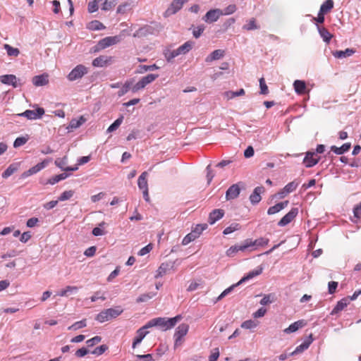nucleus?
Listing matches in <instances>:
<instances>
[{"mask_svg": "<svg viewBox=\"0 0 361 361\" xmlns=\"http://www.w3.org/2000/svg\"><path fill=\"white\" fill-rule=\"evenodd\" d=\"M181 315H177L169 319L165 317H157L149 320L147 323V326L149 327V329L157 326L161 328L163 331H166L173 327L176 323L181 319Z\"/></svg>", "mask_w": 361, "mask_h": 361, "instance_id": "obj_1", "label": "nucleus"}, {"mask_svg": "<svg viewBox=\"0 0 361 361\" xmlns=\"http://www.w3.org/2000/svg\"><path fill=\"white\" fill-rule=\"evenodd\" d=\"M247 189V183L240 181L231 185L226 192V200L227 201L236 199L242 190Z\"/></svg>", "mask_w": 361, "mask_h": 361, "instance_id": "obj_2", "label": "nucleus"}, {"mask_svg": "<svg viewBox=\"0 0 361 361\" xmlns=\"http://www.w3.org/2000/svg\"><path fill=\"white\" fill-rule=\"evenodd\" d=\"M157 74L150 73L146 76L142 77L136 84L132 87L131 90L133 92H137L139 90L144 89L147 85L152 83L158 78Z\"/></svg>", "mask_w": 361, "mask_h": 361, "instance_id": "obj_3", "label": "nucleus"}, {"mask_svg": "<svg viewBox=\"0 0 361 361\" xmlns=\"http://www.w3.org/2000/svg\"><path fill=\"white\" fill-rule=\"evenodd\" d=\"M87 73V68L83 65L76 66L68 75L67 78L70 81H74L82 78Z\"/></svg>", "mask_w": 361, "mask_h": 361, "instance_id": "obj_4", "label": "nucleus"}, {"mask_svg": "<svg viewBox=\"0 0 361 361\" xmlns=\"http://www.w3.org/2000/svg\"><path fill=\"white\" fill-rule=\"evenodd\" d=\"M188 330L189 325L185 323L180 324L176 328L174 334L175 347L181 344L182 338L188 334Z\"/></svg>", "mask_w": 361, "mask_h": 361, "instance_id": "obj_5", "label": "nucleus"}, {"mask_svg": "<svg viewBox=\"0 0 361 361\" xmlns=\"http://www.w3.org/2000/svg\"><path fill=\"white\" fill-rule=\"evenodd\" d=\"M122 39L121 36L116 35L112 37H106L100 39L97 44L98 49H104L111 45L116 44Z\"/></svg>", "mask_w": 361, "mask_h": 361, "instance_id": "obj_6", "label": "nucleus"}, {"mask_svg": "<svg viewBox=\"0 0 361 361\" xmlns=\"http://www.w3.org/2000/svg\"><path fill=\"white\" fill-rule=\"evenodd\" d=\"M44 114V109L38 107L36 110H26L21 114H18L19 116H23L29 120H36L40 118Z\"/></svg>", "mask_w": 361, "mask_h": 361, "instance_id": "obj_7", "label": "nucleus"}, {"mask_svg": "<svg viewBox=\"0 0 361 361\" xmlns=\"http://www.w3.org/2000/svg\"><path fill=\"white\" fill-rule=\"evenodd\" d=\"M222 16V10L219 8L211 9L207 12L202 20L207 23H212L218 20Z\"/></svg>", "mask_w": 361, "mask_h": 361, "instance_id": "obj_8", "label": "nucleus"}, {"mask_svg": "<svg viewBox=\"0 0 361 361\" xmlns=\"http://www.w3.org/2000/svg\"><path fill=\"white\" fill-rule=\"evenodd\" d=\"M298 209L292 208L288 213H287L279 222L278 226H285L290 224L298 215Z\"/></svg>", "mask_w": 361, "mask_h": 361, "instance_id": "obj_9", "label": "nucleus"}, {"mask_svg": "<svg viewBox=\"0 0 361 361\" xmlns=\"http://www.w3.org/2000/svg\"><path fill=\"white\" fill-rule=\"evenodd\" d=\"M187 1L188 0H173L166 11V16H170L177 13Z\"/></svg>", "mask_w": 361, "mask_h": 361, "instance_id": "obj_10", "label": "nucleus"}, {"mask_svg": "<svg viewBox=\"0 0 361 361\" xmlns=\"http://www.w3.org/2000/svg\"><path fill=\"white\" fill-rule=\"evenodd\" d=\"M114 58L108 56H99L95 58L92 61V66L94 67H104L112 63Z\"/></svg>", "mask_w": 361, "mask_h": 361, "instance_id": "obj_11", "label": "nucleus"}, {"mask_svg": "<svg viewBox=\"0 0 361 361\" xmlns=\"http://www.w3.org/2000/svg\"><path fill=\"white\" fill-rule=\"evenodd\" d=\"M147 329H149V327L147 326L146 324L145 326L137 330L136 336L135 337L132 345L133 348H135L136 346L142 342L143 338L149 333L147 331H146Z\"/></svg>", "mask_w": 361, "mask_h": 361, "instance_id": "obj_12", "label": "nucleus"}, {"mask_svg": "<svg viewBox=\"0 0 361 361\" xmlns=\"http://www.w3.org/2000/svg\"><path fill=\"white\" fill-rule=\"evenodd\" d=\"M316 153L314 152H307L303 159V163L306 167L310 168L316 165L319 160V157H316Z\"/></svg>", "mask_w": 361, "mask_h": 361, "instance_id": "obj_13", "label": "nucleus"}, {"mask_svg": "<svg viewBox=\"0 0 361 361\" xmlns=\"http://www.w3.org/2000/svg\"><path fill=\"white\" fill-rule=\"evenodd\" d=\"M265 189L262 186H258L255 188L252 193L250 195V201L252 204H258L261 200V194L264 193Z\"/></svg>", "mask_w": 361, "mask_h": 361, "instance_id": "obj_14", "label": "nucleus"}, {"mask_svg": "<svg viewBox=\"0 0 361 361\" xmlns=\"http://www.w3.org/2000/svg\"><path fill=\"white\" fill-rule=\"evenodd\" d=\"M46 166L47 163L45 161L38 163L37 165L31 167L29 170L23 172L21 175V178H25L35 174L43 169Z\"/></svg>", "mask_w": 361, "mask_h": 361, "instance_id": "obj_15", "label": "nucleus"}, {"mask_svg": "<svg viewBox=\"0 0 361 361\" xmlns=\"http://www.w3.org/2000/svg\"><path fill=\"white\" fill-rule=\"evenodd\" d=\"M32 82L36 87L44 86L49 83V75L43 73L32 78Z\"/></svg>", "mask_w": 361, "mask_h": 361, "instance_id": "obj_16", "label": "nucleus"}, {"mask_svg": "<svg viewBox=\"0 0 361 361\" xmlns=\"http://www.w3.org/2000/svg\"><path fill=\"white\" fill-rule=\"evenodd\" d=\"M247 281H248V274H245L244 276L238 283L224 290L217 298L216 301L221 300L223 298L227 295L234 288L241 285L243 283L246 282Z\"/></svg>", "mask_w": 361, "mask_h": 361, "instance_id": "obj_17", "label": "nucleus"}, {"mask_svg": "<svg viewBox=\"0 0 361 361\" xmlns=\"http://www.w3.org/2000/svg\"><path fill=\"white\" fill-rule=\"evenodd\" d=\"M306 325V322L303 319L298 320L291 324L288 328L284 329L286 334H290L295 332L299 329L304 327Z\"/></svg>", "mask_w": 361, "mask_h": 361, "instance_id": "obj_18", "label": "nucleus"}, {"mask_svg": "<svg viewBox=\"0 0 361 361\" xmlns=\"http://www.w3.org/2000/svg\"><path fill=\"white\" fill-rule=\"evenodd\" d=\"M0 82L6 85H11L14 87H17V78L14 75H4L0 76Z\"/></svg>", "mask_w": 361, "mask_h": 361, "instance_id": "obj_19", "label": "nucleus"}, {"mask_svg": "<svg viewBox=\"0 0 361 361\" xmlns=\"http://www.w3.org/2000/svg\"><path fill=\"white\" fill-rule=\"evenodd\" d=\"M224 215V210L214 209L209 214L208 221L210 224H214L216 221L221 219Z\"/></svg>", "mask_w": 361, "mask_h": 361, "instance_id": "obj_20", "label": "nucleus"}, {"mask_svg": "<svg viewBox=\"0 0 361 361\" xmlns=\"http://www.w3.org/2000/svg\"><path fill=\"white\" fill-rule=\"evenodd\" d=\"M289 202L288 200L277 203L274 206L270 207L267 211V214L269 215H272L276 213H278L281 210L283 209L288 204Z\"/></svg>", "mask_w": 361, "mask_h": 361, "instance_id": "obj_21", "label": "nucleus"}, {"mask_svg": "<svg viewBox=\"0 0 361 361\" xmlns=\"http://www.w3.org/2000/svg\"><path fill=\"white\" fill-rule=\"evenodd\" d=\"M269 243V239L265 238H259L255 241H250V250H255L260 247H263Z\"/></svg>", "mask_w": 361, "mask_h": 361, "instance_id": "obj_22", "label": "nucleus"}, {"mask_svg": "<svg viewBox=\"0 0 361 361\" xmlns=\"http://www.w3.org/2000/svg\"><path fill=\"white\" fill-rule=\"evenodd\" d=\"M349 304L348 298H343L339 300L334 308L332 310L331 314L334 315L338 314L339 312L342 311L347 305Z\"/></svg>", "mask_w": 361, "mask_h": 361, "instance_id": "obj_23", "label": "nucleus"}, {"mask_svg": "<svg viewBox=\"0 0 361 361\" xmlns=\"http://www.w3.org/2000/svg\"><path fill=\"white\" fill-rule=\"evenodd\" d=\"M310 340L304 341L302 343H301L300 345L297 346L294 351H293L290 355H294L298 353H300L303 352L304 350H307L311 343L312 342V335L310 336Z\"/></svg>", "mask_w": 361, "mask_h": 361, "instance_id": "obj_24", "label": "nucleus"}, {"mask_svg": "<svg viewBox=\"0 0 361 361\" xmlns=\"http://www.w3.org/2000/svg\"><path fill=\"white\" fill-rule=\"evenodd\" d=\"M78 290L77 286H68L64 289L58 292L57 295L61 297H67L71 294L76 293Z\"/></svg>", "mask_w": 361, "mask_h": 361, "instance_id": "obj_25", "label": "nucleus"}, {"mask_svg": "<svg viewBox=\"0 0 361 361\" xmlns=\"http://www.w3.org/2000/svg\"><path fill=\"white\" fill-rule=\"evenodd\" d=\"M20 163H13L8 166V167L2 173L4 178H7L18 170Z\"/></svg>", "mask_w": 361, "mask_h": 361, "instance_id": "obj_26", "label": "nucleus"}, {"mask_svg": "<svg viewBox=\"0 0 361 361\" xmlns=\"http://www.w3.org/2000/svg\"><path fill=\"white\" fill-rule=\"evenodd\" d=\"M355 53V51L353 49H346L344 51L339 50V51H335L333 52V55L335 58L337 59H343L348 56H350Z\"/></svg>", "mask_w": 361, "mask_h": 361, "instance_id": "obj_27", "label": "nucleus"}, {"mask_svg": "<svg viewBox=\"0 0 361 361\" xmlns=\"http://www.w3.org/2000/svg\"><path fill=\"white\" fill-rule=\"evenodd\" d=\"M351 147V144L349 142L343 144L341 147H338L336 146H331V150L334 152L336 154H343V153L348 152Z\"/></svg>", "mask_w": 361, "mask_h": 361, "instance_id": "obj_28", "label": "nucleus"}, {"mask_svg": "<svg viewBox=\"0 0 361 361\" xmlns=\"http://www.w3.org/2000/svg\"><path fill=\"white\" fill-rule=\"evenodd\" d=\"M109 319L116 318L119 316L123 311L121 306H117L114 308H109L105 310Z\"/></svg>", "mask_w": 361, "mask_h": 361, "instance_id": "obj_29", "label": "nucleus"}, {"mask_svg": "<svg viewBox=\"0 0 361 361\" xmlns=\"http://www.w3.org/2000/svg\"><path fill=\"white\" fill-rule=\"evenodd\" d=\"M171 267H173V264L172 263H168V262L162 263L159 266V269L157 270V274L155 276V278L157 279V278L161 277Z\"/></svg>", "mask_w": 361, "mask_h": 361, "instance_id": "obj_30", "label": "nucleus"}, {"mask_svg": "<svg viewBox=\"0 0 361 361\" xmlns=\"http://www.w3.org/2000/svg\"><path fill=\"white\" fill-rule=\"evenodd\" d=\"M224 51L221 49H216L212 51L205 59L206 62L218 60L224 56Z\"/></svg>", "mask_w": 361, "mask_h": 361, "instance_id": "obj_31", "label": "nucleus"}, {"mask_svg": "<svg viewBox=\"0 0 361 361\" xmlns=\"http://www.w3.org/2000/svg\"><path fill=\"white\" fill-rule=\"evenodd\" d=\"M147 175H148L147 172L144 171L143 173H142V174L138 178L137 185H138L139 188L141 190L148 189L147 180Z\"/></svg>", "mask_w": 361, "mask_h": 361, "instance_id": "obj_32", "label": "nucleus"}, {"mask_svg": "<svg viewBox=\"0 0 361 361\" xmlns=\"http://www.w3.org/2000/svg\"><path fill=\"white\" fill-rule=\"evenodd\" d=\"M319 33L322 37L323 40L329 43L332 38L333 35L324 27L317 26Z\"/></svg>", "mask_w": 361, "mask_h": 361, "instance_id": "obj_33", "label": "nucleus"}, {"mask_svg": "<svg viewBox=\"0 0 361 361\" xmlns=\"http://www.w3.org/2000/svg\"><path fill=\"white\" fill-rule=\"evenodd\" d=\"M247 247H248V243H245L243 245H234L231 247L227 251L226 254L229 257L233 256V255L240 251V250H244Z\"/></svg>", "mask_w": 361, "mask_h": 361, "instance_id": "obj_34", "label": "nucleus"}, {"mask_svg": "<svg viewBox=\"0 0 361 361\" xmlns=\"http://www.w3.org/2000/svg\"><path fill=\"white\" fill-rule=\"evenodd\" d=\"M294 89L298 94H303L306 89V85L304 81L297 80L293 83Z\"/></svg>", "mask_w": 361, "mask_h": 361, "instance_id": "obj_35", "label": "nucleus"}, {"mask_svg": "<svg viewBox=\"0 0 361 361\" xmlns=\"http://www.w3.org/2000/svg\"><path fill=\"white\" fill-rule=\"evenodd\" d=\"M192 42L188 41L176 49L179 54H185L192 49Z\"/></svg>", "mask_w": 361, "mask_h": 361, "instance_id": "obj_36", "label": "nucleus"}, {"mask_svg": "<svg viewBox=\"0 0 361 361\" xmlns=\"http://www.w3.org/2000/svg\"><path fill=\"white\" fill-rule=\"evenodd\" d=\"M207 227V224H197L191 232L194 234L195 237L197 238Z\"/></svg>", "mask_w": 361, "mask_h": 361, "instance_id": "obj_37", "label": "nucleus"}, {"mask_svg": "<svg viewBox=\"0 0 361 361\" xmlns=\"http://www.w3.org/2000/svg\"><path fill=\"white\" fill-rule=\"evenodd\" d=\"M334 7V1L333 0H326L325 1L320 7V13H326L331 10Z\"/></svg>", "mask_w": 361, "mask_h": 361, "instance_id": "obj_38", "label": "nucleus"}, {"mask_svg": "<svg viewBox=\"0 0 361 361\" xmlns=\"http://www.w3.org/2000/svg\"><path fill=\"white\" fill-rule=\"evenodd\" d=\"M68 175L66 173H63L59 175H56L51 178H49L47 181L48 183L51 185H54L55 183L59 182L60 180L66 179Z\"/></svg>", "mask_w": 361, "mask_h": 361, "instance_id": "obj_39", "label": "nucleus"}, {"mask_svg": "<svg viewBox=\"0 0 361 361\" xmlns=\"http://www.w3.org/2000/svg\"><path fill=\"white\" fill-rule=\"evenodd\" d=\"M245 90L243 89H240L238 91H228L224 92V96L226 97L227 99H233L238 96H241L245 94Z\"/></svg>", "mask_w": 361, "mask_h": 361, "instance_id": "obj_40", "label": "nucleus"}, {"mask_svg": "<svg viewBox=\"0 0 361 361\" xmlns=\"http://www.w3.org/2000/svg\"><path fill=\"white\" fill-rule=\"evenodd\" d=\"M85 122V119L83 116H81L79 119H72L69 123L68 128L76 129L79 128Z\"/></svg>", "mask_w": 361, "mask_h": 361, "instance_id": "obj_41", "label": "nucleus"}, {"mask_svg": "<svg viewBox=\"0 0 361 361\" xmlns=\"http://www.w3.org/2000/svg\"><path fill=\"white\" fill-rule=\"evenodd\" d=\"M4 47L6 50L7 54L9 56H18L20 54V51L18 48L12 47L8 44H5Z\"/></svg>", "mask_w": 361, "mask_h": 361, "instance_id": "obj_42", "label": "nucleus"}, {"mask_svg": "<svg viewBox=\"0 0 361 361\" xmlns=\"http://www.w3.org/2000/svg\"><path fill=\"white\" fill-rule=\"evenodd\" d=\"M123 121V116H121L118 118L107 129V133H111L115 131L121 126Z\"/></svg>", "mask_w": 361, "mask_h": 361, "instance_id": "obj_43", "label": "nucleus"}, {"mask_svg": "<svg viewBox=\"0 0 361 361\" xmlns=\"http://www.w3.org/2000/svg\"><path fill=\"white\" fill-rule=\"evenodd\" d=\"M132 84H133V81L127 80L124 83V85L122 86L121 89L118 92V96L122 97L124 94H126L130 89Z\"/></svg>", "mask_w": 361, "mask_h": 361, "instance_id": "obj_44", "label": "nucleus"}, {"mask_svg": "<svg viewBox=\"0 0 361 361\" xmlns=\"http://www.w3.org/2000/svg\"><path fill=\"white\" fill-rule=\"evenodd\" d=\"M86 326H87V320L85 319H84L81 321L75 322L73 324L68 326V329L76 331L78 329L85 327Z\"/></svg>", "mask_w": 361, "mask_h": 361, "instance_id": "obj_45", "label": "nucleus"}, {"mask_svg": "<svg viewBox=\"0 0 361 361\" xmlns=\"http://www.w3.org/2000/svg\"><path fill=\"white\" fill-rule=\"evenodd\" d=\"M116 5V0H105L102 5V10L109 11Z\"/></svg>", "mask_w": 361, "mask_h": 361, "instance_id": "obj_46", "label": "nucleus"}, {"mask_svg": "<svg viewBox=\"0 0 361 361\" xmlns=\"http://www.w3.org/2000/svg\"><path fill=\"white\" fill-rule=\"evenodd\" d=\"M89 28L92 30H100L105 28V26L101 22L94 20L90 23Z\"/></svg>", "mask_w": 361, "mask_h": 361, "instance_id": "obj_47", "label": "nucleus"}, {"mask_svg": "<svg viewBox=\"0 0 361 361\" xmlns=\"http://www.w3.org/2000/svg\"><path fill=\"white\" fill-rule=\"evenodd\" d=\"M165 58L167 60V61H171L173 59L178 56L179 53L178 52L177 49L174 50H167L165 53Z\"/></svg>", "mask_w": 361, "mask_h": 361, "instance_id": "obj_48", "label": "nucleus"}, {"mask_svg": "<svg viewBox=\"0 0 361 361\" xmlns=\"http://www.w3.org/2000/svg\"><path fill=\"white\" fill-rule=\"evenodd\" d=\"M139 68L140 69L137 71L139 73H143L147 71H152L158 68V67L155 64L151 66L141 65L139 66Z\"/></svg>", "mask_w": 361, "mask_h": 361, "instance_id": "obj_49", "label": "nucleus"}, {"mask_svg": "<svg viewBox=\"0 0 361 361\" xmlns=\"http://www.w3.org/2000/svg\"><path fill=\"white\" fill-rule=\"evenodd\" d=\"M73 195H74L73 190H71L64 191L63 193H61V195L59 197V201L68 200L71 199Z\"/></svg>", "mask_w": 361, "mask_h": 361, "instance_id": "obj_50", "label": "nucleus"}, {"mask_svg": "<svg viewBox=\"0 0 361 361\" xmlns=\"http://www.w3.org/2000/svg\"><path fill=\"white\" fill-rule=\"evenodd\" d=\"M298 185V183L295 181H292L288 183L285 187V193H290L294 191Z\"/></svg>", "mask_w": 361, "mask_h": 361, "instance_id": "obj_51", "label": "nucleus"}, {"mask_svg": "<svg viewBox=\"0 0 361 361\" xmlns=\"http://www.w3.org/2000/svg\"><path fill=\"white\" fill-rule=\"evenodd\" d=\"M68 164L67 157H64L62 159H57L55 161V164L61 169L63 171H65V166Z\"/></svg>", "mask_w": 361, "mask_h": 361, "instance_id": "obj_52", "label": "nucleus"}, {"mask_svg": "<svg viewBox=\"0 0 361 361\" xmlns=\"http://www.w3.org/2000/svg\"><path fill=\"white\" fill-rule=\"evenodd\" d=\"M27 140L28 139L25 137H18L15 140V141L13 142V147L15 148H18V147L25 145L27 142Z\"/></svg>", "mask_w": 361, "mask_h": 361, "instance_id": "obj_53", "label": "nucleus"}, {"mask_svg": "<svg viewBox=\"0 0 361 361\" xmlns=\"http://www.w3.org/2000/svg\"><path fill=\"white\" fill-rule=\"evenodd\" d=\"M197 238L195 237L194 234L190 232V233L187 234L182 240V245H186L189 244L190 242L195 240Z\"/></svg>", "mask_w": 361, "mask_h": 361, "instance_id": "obj_54", "label": "nucleus"}, {"mask_svg": "<svg viewBox=\"0 0 361 361\" xmlns=\"http://www.w3.org/2000/svg\"><path fill=\"white\" fill-rule=\"evenodd\" d=\"M96 320L101 323L109 320L106 310L102 311L99 313L96 317Z\"/></svg>", "mask_w": 361, "mask_h": 361, "instance_id": "obj_55", "label": "nucleus"}, {"mask_svg": "<svg viewBox=\"0 0 361 361\" xmlns=\"http://www.w3.org/2000/svg\"><path fill=\"white\" fill-rule=\"evenodd\" d=\"M204 30V25H199L197 27H194L192 31V35L195 38H198L201 36L203 31Z\"/></svg>", "mask_w": 361, "mask_h": 361, "instance_id": "obj_56", "label": "nucleus"}, {"mask_svg": "<svg viewBox=\"0 0 361 361\" xmlns=\"http://www.w3.org/2000/svg\"><path fill=\"white\" fill-rule=\"evenodd\" d=\"M238 226L239 225L238 224H233L231 226L226 227L224 230L223 233L224 235L230 234V233L234 232L235 231L238 230Z\"/></svg>", "mask_w": 361, "mask_h": 361, "instance_id": "obj_57", "label": "nucleus"}, {"mask_svg": "<svg viewBox=\"0 0 361 361\" xmlns=\"http://www.w3.org/2000/svg\"><path fill=\"white\" fill-rule=\"evenodd\" d=\"M264 267L262 265L258 266L255 269L250 271V279L262 274Z\"/></svg>", "mask_w": 361, "mask_h": 361, "instance_id": "obj_58", "label": "nucleus"}, {"mask_svg": "<svg viewBox=\"0 0 361 361\" xmlns=\"http://www.w3.org/2000/svg\"><path fill=\"white\" fill-rule=\"evenodd\" d=\"M235 10H236L235 5L231 4V5L228 6L227 7H226L222 11V15H231V14L233 13L235 11Z\"/></svg>", "mask_w": 361, "mask_h": 361, "instance_id": "obj_59", "label": "nucleus"}, {"mask_svg": "<svg viewBox=\"0 0 361 361\" xmlns=\"http://www.w3.org/2000/svg\"><path fill=\"white\" fill-rule=\"evenodd\" d=\"M108 347L106 345H102L99 347H97L92 353L97 355H100L103 354L106 350Z\"/></svg>", "mask_w": 361, "mask_h": 361, "instance_id": "obj_60", "label": "nucleus"}, {"mask_svg": "<svg viewBox=\"0 0 361 361\" xmlns=\"http://www.w3.org/2000/svg\"><path fill=\"white\" fill-rule=\"evenodd\" d=\"M260 92L262 94H267L268 93V87L266 85L265 80L263 78L259 79Z\"/></svg>", "mask_w": 361, "mask_h": 361, "instance_id": "obj_61", "label": "nucleus"}, {"mask_svg": "<svg viewBox=\"0 0 361 361\" xmlns=\"http://www.w3.org/2000/svg\"><path fill=\"white\" fill-rule=\"evenodd\" d=\"M102 340V338L99 336H96L86 341L87 345L89 347H92L95 344L99 343Z\"/></svg>", "mask_w": 361, "mask_h": 361, "instance_id": "obj_62", "label": "nucleus"}, {"mask_svg": "<svg viewBox=\"0 0 361 361\" xmlns=\"http://www.w3.org/2000/svg\"><path fill=\"white\" fill-rule=\"evenodd\" d=\"M129 8H130V4H128V3H125V4H121L117 8V13L123 14L127 12V11L129 9Z\"/></svg>", "mask_w": 361, "mask_h": 361, "instance_id": "obj_63", "label": "nucleus"}, {"mask_svg": "<svg viewBox=\"0 0 361 361\" xmlns=\"http://www.w3.org/2000/svg\"><path fill=\"white\" fill-rule=\"evenodd\" d=\"M353 214L354 217L358 219L361 218V202L354 207Z\"/></svg>", "mask_w": 361, "mask_h": 361, "instance_id": "obj_64", "label": "nucleus"}]
</instances>
